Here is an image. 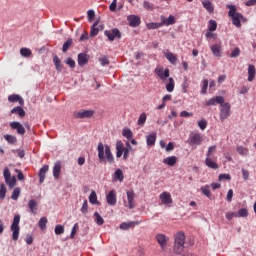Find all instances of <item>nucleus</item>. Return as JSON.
<instances>
[{"instance_id":"nucleus-61","label":"nucleus","mask_w":256,"mask_h":256,"mask_svg":"<svg viewBox=\"0 0 256 256\" xmlns=\"http://www.w3.org/2000/svg\"><path fill=\"white\" fill-rule=\"evenodd\" d=\"M234 217H238V215L236 214V213H234V212H227L226 213V218H227V220H229V221H231Z\"/></svg>"},{"instance_id":"nucleus-38","label":"nucleus","mask_w":256,"mask_h":256,"mask_svg":"<svg viewBox=\"0 0 256 256\" xmlns=\"http://www.w3.org/2000/svg\"><path fill=\"white\" fill-rule=\"evenodd\" d=\"M48 222V219L46 217H41L39 222H38V226L42 231L46 230V224Z\"/></svg>"},{"instance_id":"nucleus-49","label":"nucleus","mask_w":256,"mask_h":256,"mask_svg":"<svg viewBox=\"0 0 256 256\" xmlns=\"http://www.w3.org/2000/svg\"><path fill=\"white\" fill-rule=\"evenodd\" d=\"M123 137H125L126 139L130 140L133 137V133L131 132L130 129H124L122 132Z\"/></svg>"},{"instance_id":"nucleus-52","label":"nucleus","mask_w":256,"mask_h":256,"mask_svg":"<svg viewBox=\"0 0 256 256\" xmlns=\"http://www.w3.org/2000/svg\"><path fill=\"white\" fill-rule=\"evenodd\" d=\"M202 83H203V86H202L201 93H202V95H206L209 82H208L207 79H205V80L202 81Z\"/></svg>"},{"instance_id":"nucleus-45","label":"nucleus","mask_w":256,"mask_h":256,"mask_svg":"<svg viewBox=\"0 0 256 256\" xmlns=\"http://www.w3.org/2000/svg\"><path fill=\"white\" fill-rule=\"evenodd\" d=\"M6 192H7L6 186L4 185V183H2L0 185V200H4L5 199Z\"/></svg>"},{"instance_id":"nucleus-2","label":"nucleus","mask_w":256,"mask_h":256,"mask_svg":"<svg viewBox=\"0 0 256 256\" xmlns=\"http://www.w3.org/2000/svg\"><path fill=\"white\" fill-rule=\"evenodd\" d=\"M185 233L180 231L175 235L174 241V252L178 255H181L185 249Z\"/></svg>"},{"instance_id":"nucleus-57","label":"nucleus","mask_w":256,"mask_h":256,"mask_svg":"<svg viewBox=\"0 0 256 256\" xmlns=\"http://www.w3.org/2000/svg\"><path fill=\"white\" fill-rule=\"evenodd\" d=\"M240 53H241V50L237 47V48H235V49L232 51L230 57H231L232 59H235L236 57H239Z\"/></svg>"},{"instance_id":"nucleus-24","label":"nucleus","mask_w":256,"mask_h":256,"mask_svg":"<svg viewBox=\"0 0 256 256\" xmlns=\"http://www.w3.org/2000/svg\"><path fill=\"white\" fill-rule=\"evenodd\" d=\"M49 171V166L44 165L39 171V182L42 184L45 180L46 174Z\"/></svg>"},{"instance_id":"nucleus-15","label":"nucleus","mask_w":256,"mask_h":256,"mask_svg":"<svg viewBox=\"0 0 256 256\" xmlns=\"http://www.w3.org/2000/svg\"><path fill=\"white\" fill-rule=\"evenodd\" d=\"M127 194V200H128V209L132 210L135 207V192L133 190H128L126 192Z\"/></svg>"},{"instance_id":"nucleus-43","label":"nucleus","mask_w":256,"mask_h":256,"mask_svg":"<svg viewBox=\"0 0 256 256\" xmlns=\"http://www.w3.org/2000/svg\"><path fill=\"white\" fill-rule=\"evenodd\" d=\"M146 119H147V115L146 113H142L140 116H139V119H138V126H141L143 127L146 123Z\"/></svg>"},{"instance_id":"nucleus-13","label":"nucleus","mask_w":256,"mask_h":256,"mask_svg":"<svg viewBox=\"0 0 256 256\" xmlns=\"http://www.w3.org/2000/svg\"><path fill=\"white\" fill-rule=\"evenodd\" d=\"M94 115L93 110H82L76 113L75 117L77 119H90Z\"/></svg>"},{"instance_id":"nucleus-25","label":"nucleus","mask_w":256,"mask_h":256,"mask_svg":"<svg viewBox=\"0 0 256 256\" xmlns=\"http://www.w3.org/2000/svg\"><path fill=\"white\" fill-rule=\"evenodd\" d=\"M211 50L213 52V55H215V57H221V52H222L221 43H216L212 45Z\"/></svg>"},{"instance_id":"nucleus-60","label":"nucleus","mask_w":256,"mask_h":256,"mask_svg":"<svg viewBox=\"0 0 256 256\" xmlns=\"http://www.w3.org/2000/svg\"><path fill=\"white\" fill-rule=\"evenodd\" d=\"M223 180H227V181H230L231 180V176L230 174H220L219 175V181H223Z\"/></svg>"},{"instance_id":"nucleus-9","label":"nucleus","mask_w":256,"mask_h":256,"mask_svg":"<svg viewBox=\"0 0 256 256\" xmlns=\"http://www.w3.org/2000/svg\"><path fill=\"white\" fill-rule=\"evenodd\" d=\"M202 142H203V135L200 133H195L189 136L190 145L200 146L202 145Z\"/></svg>"},{"instance_id":"nucleus-7","label":"nucleus","mask_w":256,"mask_h":256,"mask_svg":"<svg viewBox=\"0 0 256 256\" xmlns=\"http://www.w3.org/2000/svg\"><path fill=\"white\" fill-rule=\"evenodd\" d=\"M3 176L5 179V183L9 187V189H13L16 186L17 180L15 176H11L10 171L7 167H5L3 170Z\"/></svg>"},{"instance_id":"nucleus-22","label":"nucleus","mask_w":256,"mask_h":256,"mask_svg":"<svg viewBox=\"0 0 256 256\" xmlns=\"http://www.w3.org/2000/svg\"><path fill=\"white\" fill-rule=\"evenodd\" d=\"M8 101L10 103L18 102L19 105H24V100L18 94H12V95L8 96Z\"/></svg>"},{"instance_id":"nucleus-30","label":"nucleus","mask_w":256,"mask_h":256,"mask_svg":"<svg viewBox=\"0 0 256 256\" xmlns=\"http://www.w3.org/2000/svg\"><path fill=\"white\" fill-rule=\"evenodd\" d=\"M248 81L252 82L256 76V68L254 65L250 64L248 68Z\"/></svg>"},{"instance_id":"nucleus-46","label":"nucleus","mask_w":256,"mask_h":256,"mask_svg":"<svg viewBox=\"0 0 256 256\" xmlns=\"http://www.w3.org/2000/svg\"><path fill=\"white\" fill-rule=\"evenodd\" d=\"M89 202L92 204V205H95L97 204V194L95 191H92L90 196H89Z\"/></svg>"},{"instance_id":"nucleus-40","label":"nucleus","mask_w":256,"mask_h":256,"mask_svg":"<svg viewBox=\"0 0 256 256\" xmlns=\"http://www.w3.org/2000/svg\"><path fill=\"white\" fill-rule=\"evenodd\" d=\"M201 191L204 194V196H206L209 199L211 198V191L209 185L202 186Z\"/></svg>"},{"instance_id":"nucleus-59","label":"nucleus","mask_w":256,"mask_h":256,"mask_svg":"<svg viewBox=\"0 0 256 256\" xmlns=\"http://www.w3.org/2000/svg\"><path fill=\"white\" fill-rule=\"evenodd\" d=\"M188 87H189V82H188V79L185 77V81L182 84L183 93L188 92Z\"/></svg>"},{"instance_id":"nucleus-20","label":"nucleus","mask_w":256,"mask_h":256,"mask_svg":"<svg viewBox=\"0 0 256 256\" xmlns=\"http://www.w3.org/2000/svg\"><path fill=\"white\" fill-rule=\"evenodd\" d=\"M176 23V19L174 16L170 15L169 18H165L164 16H161V24L162 26H169Z\"/></svg>"},{"instance_id":"nucleus-44","label":"nucleus","mask_w":256,"mask_h":256,"mask_svg":"<svg viewBox=\"0 0 256 256\" xmlns=\"http://www.w3.org/2000/svg\"><path fill=\"white\" fill-rule=\"evenodd\" d=\"M20 193H21V190L20 188L16 187L13 192H12V195H11V199L16 201L18 200L19 196H20Z\"/></svg>"},{"instance_id":"nucleus-26","label":"nucleus","mask_w":256,"mask_h":256,"mask_svg":"<svg viewBox=\"0 0 256 256\" xmlns=\"http://www.w3.org/2000/svg\"><path fill=\"white\" fill-rule=\"evenodd\" d=\"M156 140H157V134L151 133L150 135L147 136V146L154 147L156 144Z\"/></svg>"},{"instance_id":"nucleus-16","label":"nucleus","mask_w":256,"mask_h":256,"mask_svg":"<svg viewBox=\"0 0 256 256\" xmlns=\"http://www.w3.org/2000/svg\"><path fill=\"white\" fill-rule=\"evenodd\" d=\"M160 200L162 201L163 205L172 204L171 194L168 192H163L160 194Z\"/></svg>"},{"instance_id":"nucleus-41","label":"nucleus","mask_w":256,"mask_h":256,"mask_svg":"<svg viewBox=\"0 0 256 256\" xmlns=\"http://www.w3.org/2000/svg\"><path fill=\"white\" fill-rule=\"evenodd\" d=\"M95 222L98 226H102L104 224V219L101 217V215L98 212L94 213Z\"/></svg>"},{"instance_id":"nucleus-33","label":"nucleus","mask_w":256,"mask_h":256,"mask_svg":"<svg viewBox=\"0 0 256 256\" xmlns=\"http://www.w3.org/2000/svg\"><path fill=\"white\" fill-rule=\"evenodd\" d=\"M28 208L30 209L31 213L33 215H36L37 214V202L33 199H31L29 202H28Z\"/></svg>"},{"instance_id":"nucleus-10","label":"nucleus","mask_w":256,"mask_h":256,"mask_svg":"<svg viewBox=\"0 0 256 256\" xmlns=\"http://www.w3.org/2000/svg\"><path fill=\"white\" fill-rule=\"evenodd\" d=\"M104 34L108 37L109 41L111 42L114 41L115 38L120 39L122 37L121 32L117 28H114L112 30H106Z\"/></svg>"},{"instance_id":"nucleus-21","label":"nucleus","mask_w":256,"mask_h":256,"mask_svg":"<svg viewBox=\"0 0 256 256\" xmlns=\"http://www.w3.org/2000/svg\"><path fill=\"white\" fill-rule=\"evenodd\" d=\"M106 199H107V203H108L110 206H115L116 203H117L116 194L114 193L113 190H111V191L109 192V194L107 195Z\"/></svg>"},{"instance_id":"nucleus-34","label":"nucleus","mask_w":256,"mask_h":256,"mask_svg":"<svg viewBox=\"0 0 256 256\" xmlns=\"http://www.w3.org/2000/svg\"><path fill=\"white\" fill-rule=\"evenodd\" d=\"M202 4H203L204 8H205L210 14L214 12V6H213V4H212L211 1H209V0H204V1L202 2Z\"/></svg>"},{"instance_id":"nucleus-18","label":"nucleus","mask_w":256,"mask_h":256,"mask_svg":"<svg viewBox=\"0 0 256 256\" xmlns=\"http://www.w3.org/2000/svg\"><path fill=\"white\" fill-rule=\"evenodd\" d=\"M88 61H89V55L85 53L78 54V65L80 67H84V65H87Z\"/></svg>"},{"instance_id":"nucleus-56","label":"nucleus","mask_w":256,"mask_h":256,"mask_svg":"<svg viewBox=\"0 0 256 256\" xmlns=\"http://www.w3.org/2000/svg\"><path fill=\"white\" fill-rule=\"evenodd\" d=\"M99 63H101L102 67H106V65H109L110 61L106 56L99 58Z\"/></svg>"},{"instance_id":"nucleus-37","label":"nucleus","mask_w":256,"mask_h":256,"mask_svg":"<svg viewBox=\"0 0 256 256\" xmlns=\"http://www.w3.org/2000/svg\"><path fill=\"white\" fill-rule=\"evenodd\" d=\"M237 152L240 156H248L249 155V150L248 148L244 146H238L237 147Z\"/></svg>"},{"instance_id":"nucleus-51","label":"nucleus","mask_w":256,"mask_h":256,"mask_svg":"<svg viewBox=\"0 0 256 256\" xmlns=\"http://www.w3.org/2000/svg\"><path fill=\"white\" fill-rule=\"evenodd\" d=\"M55 234L57 236H60V235L64 234V227L62 225H59V224L56 225V227H55Z\"/></svg>"},{"instance_id":"nucleus-55","label":"nucleus","mask_w":256,"mask_h":256,"mask_svg":"<svg viewBox=\"0 0 256 256\" xmlns=\"http://www.w3.org/2000/svg\"><path fill=\"white\" fill-rule=\"evenodd\" d=\"M73 41L72 39H68L64 44H63V47H62V50L63 52H66L70 46L72 45Z\"/></svg>"},{"instance_id":"nucleus-54","label":"nucleus","mask_w":256,"mask_h":256,"mask_svg":"<svg viewBox=\"0 0 256 256\" xmlns=\"http://www.w3.org/2000/svg\"><path fill=\"white\" fill-rule=\"evenodd\" d=\"M207 125H208V122H207L205 119H202V120H200V121L198 122V126H199V128H200L202 131L206 130Z\"/></svg>"},{"instance_id":"nucleus-29","label":"nucleus","mask_w":256,"mask_h":256,"mask_svg":"<svg viewBox=\"0 0 256 256\" xmlns=\"http://www.w3.org/2000/svg\"><path fill=\"white\" fill-rule=\"evenodd\" d=\"M166 59H168V61H170V63H172V65H176L178 58L175 54H173L172 52L166 51L164 53Z\"/></svg>"},{"instance_id":"nucleus-8","label":"nucleus","mask_w":256,"mask_h":256,"mask_svg":"<svg viewBox=\"0 0 256 256\" xmlns=\"http://www.w3.org/2000/svg\"><path fill=\"white\" fill-rule=\"evenodd\" d=\"M231 115V105L226 102L223 103L221 106V112H220V119L221 121H225V119H228V117H230Z\"/></svg>"},{"instance_id":"nucleus-5","label":"nucleus","mask_w":256,"mask_h":256,"mask_svg":"<svg viewBox=\"0 0 256 256\" xmlns=\"http://www.w3.org/2000/svg\"><path fill=\"white\" fill-rule=\"evenodd\" d=\"M216 149H217V147L215 145L209 147L208 152H207V158L205 160L206 166L213 170L219 169V165L217 164V162L213 161V156L216 153Z\"/></svg>"},{"instance_id":"nucleus-62","label":"nucleus","mask_w":256,"mask_h":256,"mask_svg":"<svg viewBox=\"0 0 256 256\" xmlns=\"http://www.w3.org/2000/svg\"><path fill=\"white\" fill-rule=\"evenodd\" d=\"M77 229H78V223H75V225H74V227L72 228V231H71V235H70L71 239H74L75 234L77 233Z\"/></svg>"},{"instance_id":"nucleus-12","label":"nucleus","mask_w":256,"mask_h":256,"mask_svg":"<svg viewBox=\"0 0 256 256\" xmlns=\"http://www.w3.org/2000/svg\"><path fill=\"white\" fill-rule=\"evenodd\" d=\"M155 73L156 75H158V77H160L162 81H165L166 79H168V77H170L169 69L164 70V68H156Z\"/></svg>"},{"instance_id":"nucleus-17","label":"nucleus","mask_w":256,"mask_h":256,"mask_svg":"<svg viewBox=\"0 0 256 256\" xmlns=\"http://www.w3.org/2000/svg\"><path fill=\"white\" fill-rule=\"evenodd\" d=\"M140 224L139 221H130V222H123L120 224L121 230H129L130 228H134Z\"/></svg>"},{"instance_id":"nucleus-63","label":"nucleus","mask_w":256,"mask_h":256,"mask_svg":"<svg viewBox=\"0 0 256 256\" xmlns=\"http://www.w3.org/2000/svg\"><path fill=\"white\" fill-rule=\"evenodd\" d=\"M66 63L69 65V67H71V69H74V67H75V61L72 59V58H68L67 60H66Z\"/></svg>"},{"instance_id":"nucleus-31","label":"nucleus","mask_w":256,"mask_h":256,"mask_svg":"<svg viewBox=\"0 0 256 256\" xmlns=\"http://www.w3.org/2000/svg\"><path fill=\"white\" fill-rule=\"evenodd\" d=\"M163 163L169 167H173L177 163V157L176 156L167 157L163 160Z\"/></svg>"},{"instance_id":"nucleus-64","label":"nucleus","mask_w":256,"mask_h":256,"mask_svg":"<svg viewBox=\"0 0 256 256\" xmlns=\"http://www.w3.org/2000/svg\"><path fill=\"white\" fill-rule=\"evenodd\" d=\"M214 31H210L208 30L207 33H206V37L207 38H213V39H216L217 38V35L215 33H213Z\"/></svg>"},{"instance_id":"nucleus-19","label":"nucleus","mask_w":256,"mask_h":256,"mask_svg":"<svg viewBox=\"0 0 256 256\" xmlns=\"http://www.w3.org/2000/svg\"><path fill=\"white\" fill-rule=\"evenodd\" d=\"M127 19H128V21H129V25H130L131 27H137V26H139L140 23H141L140 18H139L138 16H135V15H130V16H128Z\"/></svg>"},{"instance_id":"nucleus-48","label":"nucleus","mask_w":256,"mask_h":256,"mask_svg":"<svg viewBox=\"0 0 256 256\" xmlns=\"http://www.w3.org/2000/svg\"><path fill=\"white\" fill-rule=\"evenodd\" d=\"M160 27H162V22H160V23H154V22H152V23H148V24H147V28H148L149 30L158 29V28H160Z\"/></svg>"},{"instance_id":"nucleus-27","label":"nucleus","mask_w":256,"mask_h":256,"mask_svg":"<svg viewBox=\"0 0 256 256\" xmlns=\"http://www.w3.org/2000/svg\"><path fill=\"white\" fill-rule=\"evenodd\" d=\"M113 180L115 182L119 181L120 183L123 182L124 180V174L123 171L121 169H116L114 175H113Z\"/></svg>"},{"instance_id":"nucleus-50","label":"nucleus","mask_w":256,"mask_h":256,"mask_svg":"<svg viewBox=\"0 0 256 256\" xmlns=\"http://www.w3.org/2000/svg\"><path fill=\"white\" fill-rule=\"evenodd\" d=\"M237 217L245 218L248 217V210L246 208H242L238 211Z\"/></svg>"},{"instance_id":"nucleus-4","label":"nucleus","mask_w":256,"mask_h":256,"mask_svg":"<svg viewBox=\"0 0 256 256\" xmlns=\"http://www.w3.org/2000/svg\"><path fill=\"white\" fill-rule=\"evenodd\" d=\"M116 150H117L116 157L119 159L124 154L123 158H124L125 161H127L128 158H129L130 150H131V145H130L129 142H127L126 147H124V144L122 143V141H117Z\"/></svg>"},{"instance_id":"nucleus-23","label":"nucleus","mask_w":256,"mask_h":256,"mask_svg":"<svg viewBox=\"0 0 256 256\" xmlns=\"http://www.w3.org/2000/svg\"><path fill=\"white\" fill-rule=\"evenodd\" d=\"M156 240L162 248L166 247L168 239L165 234H157Z\"/></svg>"},{"instance_id":"nucleus-3","label":"nucleus","mask_w":256,"mask_h":256,"mask_svg":"<svg viewBox=\"0 0 256 256\" xmlns=\"http://www.w3.org/2000/svg\"><path fill=\"white\" fill-rule=\"evenodd\" d=\"M227 7L230 9L228 14L230 17H232V23L236 27L240 28L242 26L241 21H246V19L244 18V16L241 13L236 11L237 8L235 5H228Z\"/></svg>"},{"instance_id":"nucleus-1","label":"nucleus","mask_w":256,"mask_h":256,"mask_svg":"<svg viewBox=\"0 0 256 256\" xmlns=\"http://www.w3.org/2000/svg\"><path fill=\"white\" fill-rule=\"evenodd\" d=\"M97 151H98V158L101 162H104L105 160H107L109 164L114 163V157L108 145L104 146L103 143L101 142L98 143Z\"/></svg>"},{"instance_id":"nucleus-53","label":"nucleus","mask_w":256,"mask_h":256,"mask_svg":"<svg viewBox=\"0 0 256 256\" xmlns=\"http://www.w3.org/2000/svg\"><path fill=\"white\" fill-rule=\"evenodd\" d=\"M208 27H209L208 31L214 32L217 29V22L215 20H210Z\"/></svg>"},{"instance_id":"nucleus-35","label":"nucleus","mask_w":256,"mask_h":256,"mask_svg":"<svg viewBox=\"0 0 256 256\" xmlns=\"http://www.w3.org/2000/svg\"><path fill=\"white\" fill-rule=\"evenodd\" d=\"M11 113L19 115V117H25L26 113L22 107L16 106L11 110Z\"/></svg>"},{"instance_id":"nucleus-58","label":"nucleus","mask_w":256,"mask_h":256,"mask_svg":"<svg viewBox=\"0 0 256 256\" xmlns=\"http://www.w3.org/2000/svg\"><path fill=\"white\" fill-rule=\"evenodd\" d=\"M81 212H82V214H84V215H86V214L88 213V201H87V200H85V201L83 202V206H82V208H81Z\"/></svg>"},{"instance_id":"nucleus-11","label":"nucleus","mask_w":256,"mask_h":256,"mask_svg":"<svg viewBox=\"0 0 256 256\" xmlns=\"http://www.w3.org/2000/svg\"><path fill=\"white\" fill-rule=\"evenodd\" d=\"M223 103H225V99L223 96H216L214 98L209 99L206 102V106L207 107H211V106H215V105H223Z\"/></svg>"},{"instance_id":"nucleus-32","label":"nucleus","mask_w":256,"mask_h":256,"mask_svg":"<svg viewBox=\"0 0 256 256\" xmlns=\"http://www.w3.org/2000/svg\"><path fill=\"white\" fill-rule=\"evenodd\" d=\"M97 25H98V21H96V22L92 25V27H91V32H90V36H91V37H94V36L98 35L99 30H102V26L97 27Z\"/></svg>"},{"instance_id":"nucleus-6","label":"nucleus","mask_w":256,"mask_h":256,"mask_svg":"<svg viewBox=\"0 0 256 256\" xmlns=\"http://www.w3.org/2000/svg\"><path fill=\"white\" fill-rule=\"evenodd\" d=\"M19 222H20V216L17 214L14 216L13 223L10 227V230L12 232V240L14 242L18 241L19 239V233H20Z\"/></svg>"},{"instance_id":"nucleus-47","label":"nucleus","mask_w":256,"mask_h":256,"mask_svg":"<svg viewBox=\"0 0 256 256\" xmlns=\"http://www.w3.org/2000/svg\"><path fill=\"white\" fill-rule=\"evenodd\" d=\"M20 54L22 55V57H30V55H32V52L28 48H21Z\"/></svg>"},{"instance_id":"nucleus-28","label":"nucleus","mask_w":256,"mask_h":256,"mask_svg":"<svg viewBox=\"0 0 256 256\" xmlns=\"http://www.w3.org/2000/svg\"><path fill=\"white\" fill-rule=\"evenodd\" d=\"M61 173V162L57 161L53 167V177L57 180Z\"/></svg>"},{"instance_id":"nucleus-39","label":"nucleus","mask_w":256,"mask_h":256,"mask_svg":"<svg viewBox=\"0 0 256 256\" xmlns=\"http://www.w3.org/2000/svg\"><path fill=\"white\" fill-rule=\"evenodd\" d=\"M175 88V82L173 78H169V83L166 85V89L169 93H172Z\"/></svg>"},{"instance_id":"nucleus-36","label":"nucleus","mask_w":256,"mask_h":256,"mask_svg":"<svg viewBox=\"0 0 256 256\" xmlns=\"http://www.w3.org/2000/svg\"><path fill=\"white\" fill-rule=\"evenodd\" d=\"M4 139L9 145H14L17 143V138L13 135L6 134L4 135Z\"/></svg>"},{"instance_id":"nucleus-42","label":"nucleus","mask_w":256,"mask_h":256,"mask_svg":"<svg viewBox=\"0 0 256 256\" xmlns=\"http://www.w3.org/2000/svg\"><path fill=\"white\" fill-rule=\"evenodd\" d=\"M53 63L55 64L57 71H62L63 66L61 65V61L57 56L53 58Z\"/></svg>"},{"instance_id":"nucleus-14","label":"nucleus","mask_w":256,"mask_h":256,"mask_svg":"<svg viewBox=\"0 0 256 256\" xmlns=\"http://www.w3.org/2000/svg\"><path fill=\"white\" fill-rule=\"evenodd\" d=\"M10 128L12 130H16L18 135L24 136L26 133L24 127L19 123V122H11L10 123Z\"/></svg>"}]
</instances>
